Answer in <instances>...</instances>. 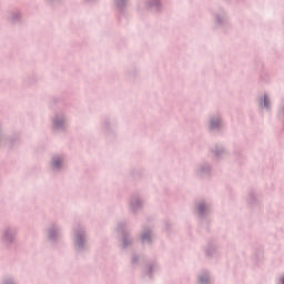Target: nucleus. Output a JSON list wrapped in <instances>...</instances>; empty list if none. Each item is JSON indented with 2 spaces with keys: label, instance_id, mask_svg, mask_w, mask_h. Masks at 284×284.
I'll return each mask as SVG.
<instances>
[{
  "label": "nucleus",
  "instance_id": "1",
  "mask_svg": "<svg viewBox=\"0 0 284 284\" xmlns=\"http://www.w3.org/2000/svg\"><path fill=\"white\" fill-rule=\"evenodd\" d=\"M53 163H54L55 168L59 166V164L57 163V161H54Z\"/></svg>",
  "mask_w": 284,
  "mask_h": 284
},
{
  "label": "nucleus",
  "instance_id": "2",
  "mask_svg": "<svg viewBox=\"0 0 284 284\" xmlns=\"http://www.w3.org/2000/svg\"><path fill=\"white\" fill-rule=\"evenodd\" d=\"M145 239H148L145 235L142 236V240L145 241Z\"/></svg>",
  "mask_w": 284,
  "mask_h": 284
},
{
  "label": "nucleus",
  "instance_id": "3",
  "mask_svg": "<svg viewBox=\"0 0 284 284\" xmlns=\"http://www.w3.org/2000/svg\"><path fill=\"white\" fill-rule=\"evenodd\" d=\"M282 283L284 284V277L282 278Z\"/></svg>",
  "mask_w": 284,
  "mask_h": 284
}]
</instances>
